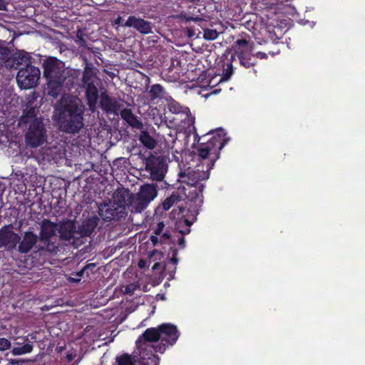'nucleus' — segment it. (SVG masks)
I'll use <instances>...</instances> for the list:
<instances>
[{
  "mask_svg": "<svg viewBox=\"0 0 365 365\" xmlns=\"http://www.w3.org/2000/svg\"><path fill=\"white\" fill-rule=\"evenodd\" d=\"M56 120L61 131L75 134L84 126V106L78 98H63L56 107Z\"/></svg>",
  "mask_w": 365,
  "mask_h": 365,
  "instance_id": "obj_1",
  "label": "nucleus"
},
{
  "mask_svg": "<svg viewBox=\"0 0 365 365\" xmlns=\"http://www.w3.org/2000/svg\"><path fill=\"white\" fill-rule=\"evenodd\" d=\"M43 76L46 79L43 94L52 99H56L63 92L68 71L65 68V64L56 57L49 56L43 60Z\"/></svg>",
  "mask_w": 365,
  "mask_h": 365,
  "instance_id": "obj_2",
  "label": "nucleus"
},
{
  "mask_svg": "<svg viewBox=\"0 0 365 365\" xmlns=\"http://www.w3.org/2000/svg\"><path fill=\"white\" fill-rule=\"evenodd\" d=\"M194 134V140L199 145L197 148L198 156L202 160L210 158V163L207 165L208 170L213 168L215 161L220 158V150L227 143L230 138L227 137L226 132L222 128L216 130H210L206 135H211V138L207 142H201L204 136H200L197 130L191 131Z\"/></svg>",
  "mask_w": 365,
  "mask_h": 365,
  "instance_id": "obj_3",
  "label": "nucleus"
},
{
  "mask_svg": "<svg viewBox=\"0 0 365 365\" xmlns=\"http://www.w3.org/2000/svg\"><path fill=\"white\" fill-rule=\"evenodd\" d=\"M205 188L204 185H184L182 187L183 194L187 200L194 203V207L191 205L187 210V214L185 217V224L187 226H191L197 220L199 214L200 207L202 204V192Z\"/></svg>",
  "mask_w": 365,
  "mask_h": 365,
  "instance_id": "obj_4",
  "label": "nucleus"
},
{
  "mask_svg": "<svg viewBox=\"0 0 365 365\" xmlns=\"http://www.w3.org/2000/svg\"><path fill=\"white\" fill-rule=\"evenodd\" d=\"M86 63L83 73L82 83L86 89V97L89 108L93 110L97 105L99 98V92L97 88L98 78L96 74L90 66Z\"/></svg>",
  "mask_w": 365,
  "mask_h": 365,
  "instance_id": "obj_5",
  "label": "nucleus"
},
{
  "mask_svg": "<svg viewBox=\"0 0 365 365\" xmlns=\"http://www.w3.org/2000/svg\"><path fill=\"white\" fill-rule=\"evenodd\" d=\"M160 342L152 346L155 352L164 353L168 346L174 345L179 338L178 327L172 324L164 323L158 325Z\"/></svg>",
  "mask_w": 365,
  "mask_h": 365,
  "instance_id": "obj_6",
  "label": "nucleus"
},
{
  "mask_svg": "<svg viewBox=\"0 0 365 365\" xmlns=\"http://www.w3.org/2000/svg\"><path fill=\"white\" fill-rule=\"evenodd\" d=\"M145 172L154 181H162L167 172L166 161L162 156L150 155L145 160Z\"/></svg>",
  "mask_w": 365,
  "mask_h": 365,
  "instance_id": "obj_7",
  "label": "nucleus"
},
{
  "mask_svg": "<svg viewBox=\"0 0 365 365\" xmlns=\"http://www.w3.org/2000/svg\"><path fill=\"white\" fill-rule=\"evenodd\" d=\"M58 231V226L56 223L49 220L44 219L41 224L38 240L43 243V246L39 250H44L49 252H56L58 250V246L51 241Z\"/></svg>",
  "mask_w": 365,
  "mask_h": 365,
  "instance_id": "obj_8",
  "label": "nucleus"
},
{
  "mask_svg": "<svg viewBox=\"0 0 365 365\" xmlns=\"http://www.w3.org/2000/svg\"><path fill=\"white\" fill-rule=\"evenodd\" d=\"M158 195L157 186L154 184L143 185L138 192L134 195L133 201V210L135 212H141L144 210L149 203L153 200Z\"/></svg>",
  "mask_w": 365,
  "mask_h": 365,
  "instance_id": "obj_9",
  "label": "nucleus"
},
{
  "mask_svg": "<svg viewBox=\"0 0 365 365\" xmlns=\"http://www.w3.org/2000/svg\"><path fill=\"white\" fill-rule=\"evenodd\" d=\"M46 130L43 120H36L29 124L25 134L26 144L36 148L46 140Z\"/></svg>",
  "mask_w": 365,
  "mask_h": 365,
  "instance_id": "obj_10",
  "label": "nucleus"
},
{
  "mask_svg": "<svg viewBox=\"0 0 365 365\" xmlns=\"http://www.w3.org/2000/svg\"><path fill=\"white\" fill-rule=\"evenodd\" d=\"M41 71L38 67L27 65L21 68L16 76V81L22 89H30L35 87L40 78Z\"/></svg>",
  "mask_w": 365,
  "mask_h": 365,
  "instance_id": "obj_11",
  "label": "nucleus"
},
{
  "mask_svg": "<svg viewBox=\"0 0 365 365\" xmlns=\"http://www.w3.org/2000/svg\"><path fill=\"white\" fill-rule=\"evenodd\" d=\"M21 236L13 230V225H8L0 229V248L13 252L16 250Z\"/></svg>",
  "mask_w": 365,
  "mask_h": 365,
  "instance_id": "obj_12",
  "label": "nucleus"
},
{
  "mask_svg": "<svg viewBox=\"0 0 365 365\" xmlns=\"http://www.w3.org/2000/svg\"><path fill=\"white\" fill-rule=\"evenodd\" d=\"M160 340L158 326L145 329L136 341V346L139 349H153L155 345L147 344L148 342H156Z\"/></svg>",
  "mask_w": 365,
  "mask_h": 365,
  "instance_id": "obj_13",
  "label": "nucleus"
},
{
  "mask_svg": "<svg viewBox=\"0 0 365 365\" xmlns=\"http://www.w3.org/2000/svg\"><path fill=\"white\" fill-rule=\"evenodd\" d=\"M123 26L128 28H133L140 34L146 35L153 33V24L140 17L135 16H128Z\"/></svg>",
  "mask_w": 365,
  "mask_h": 365,
  "instance_id": "obj_14",
  "label": "nucleus"
},
{
  "mask_svg": "<svg viewBox=\"0 0 365 365\" xmlns=\"http://www.w3.org/2000/svg\"><path fill=\"white\" fill-rule=\"evenodd\" d=\"M168 108L173 113H181L185 115V118L182 120H184L185 125H187L186 128L189 133H191V131L195 132V117L192 115L188 108L183 107L180 103L173 101L168 104Z\"/></svg>",
  "mask_w": 365,
  "mask_h": 365,
  "instance_id": "obj_15",
  "label": "nucleus"
},
{
  "mask_svg": "<svg viewBox=\"0 0 365 365\" xmlns=\"http://www.w3.org/2000/svg\"><path fill=\"white\" fill-rule=\"evenodd\" d=\"M124 207L115 202L105 205L104 209L101 210L100 215L105 221L118 220L125 215Z\"/></svg>",
  "mask_w": 365,
  "mask_h": 365,
  "instance_id": "obj_16",
  "label": "nucleus"
},
{
  "mask_svg": "<svg viewBox=\"0 0 365 365\" xmlns=\"http://www.w3.org/2000/svg\"><path fill=\"white\" fill-rule=\"evenodd\" d=\"M58 232L62 240L75 242V235H78L76 222L73 220H66L58 225Z\"/></svg>",
  "mask_w": 365,
  "mask_h": 365,
  "instance_id": "obj_17",
  "label": "nucleus"
},
{
  "mask_svg": "<svg viewBox=\"0 0 365 365\" xmlns=\"http://www.w3.org/2000/svg\"><path fill=\"white\" fill-rule=\"evenodd\" d=\"M38 240V237L32 231H26L18 242L16 250L21 254H27L34 248Z\"/></svg>",
  "mask_w": 365,
  "mask_h": 365,
  "instance_id": "obj_18",
  "label": "nucleus"
},
{
  "mask_svg": "<svg viewBox=\"0 0 365 365\" xmlns=\"http://www.w3.org/2000/svg\"><path fill=\"white\" fill-rule=\"evenodd\" d=\"M134 197V195L130 193L128 190H123L115 192L113 194L114 202L118 205L123 206L124 210L128 209L131 212H135V211L132 210Z\"/></svg>",
  "mask_w": 365,
  "mask_h": 365,
  "instance_id": "obj_19",
  "label": "nucleus"
},
{
  "mask_svg": "<svg viewBox=\"0 0 365 365\" xmlns=\"http://www.w3.org/2000/svg\"><path fill=\"white\" fill-rule=\"evenodd\" d=\"M209 171L208 170L206 172L200 170L187 171V174L182 175V176L186 178L183 182L185 185H204L201 181L209 178Z\"/></svg>",
  "mask_w": 365,
  "mask_h": 365,
  "instance_id": "obj_20",
  "label": "nucleus"
},
{
  "mask_svg": "<svg viewBox=\"0 0 365 365\" xmlns=\"http://www.w3.org/2000/svg\"><path fill=\"white\" fill-rule=\"evenodd\" d=\"M100 107L107 113H117L121 106L115 98L110 97L106 93H102L100 96Z\"/></svg>",
  "mask_w": 365,
  "mask_h": 365,
  "instance_id": "obj_21",
  "label": "nucleus"
},
{
  "mask_svg": "<svg viewBox=\"0 0 365 365\" xmlns=\"http://www.w3.org/2000/svg\"><path fill=\"white\" fill-rule=\"evenodd\" d=\"M99 220L98 217L96 215L86 218L82 222L81 225L78 226L77 230L78 235H79L80 237L90 236L97 227Z\"/></svg>",
  "mask_w": 365,
  "mask_h": 365,
  "instance_id": "obj_22",
  "label": "nucleus"
},
{
  "mask_svg": "<svg viewBox=\"0 0 365 365\" xmlns=\"http://www.w3.org/2000/svg\"><path fill=\"white\" fill-rule=\"evenodd\" d=\"M37 113V108L33 106L31 103H28L26 108L23 110L22 115L19 118V124L21 125H29L36 120H42L41 118L36 117Z\"/></svg>",
  "mask_w": 365,
  "mask_h": 365,
  "instance_id": "obj_23",
  "label": "nucleus"
},
{
  "mask_svg": "<svg viewBox=\"0 0 365 365\" xmlns=\"http://www.w3.org/2000/svg\"><path fill=\"white\" fill-rule=\"evenodd\" d=\"M153 349H140V365H159L160 358Z\"/></svg>",
  "mask_w": 365,
  "mask_h": 365,
  "instance_id": "obj_24",
  "label": "nucleus"
},
{
  "mask_svg": "<svg viewBox=\"0 0 365 365\" xmlns=\"http://www.w3.org/2000/svg\"><path fill=\"white\" fill-rule=\"evenodd\" d=\"M121 118L127 122V123L133 128L142 129L143 123L135 115L132 110L129 108H123L120 110Z\"/></svg>",
  "mask_w": 365,
  "mask_h": 365,
  "instance_id": "obj_25",
  "label": "nucleus"
},
{
  "mask_svg": "<svg viewBox=\"0 0 365 365\" xmlns=\"http://www.w3.org/2000/svg\"><path fill=\"white\" fill-rule=\"evenodd\" d=\"M240 60V65L246 68H251L257 64V61L255 58L252 51H238V55H236Z\"/></svg>",
  "mask_w": 365,
  "mask_h": 365,
  "instance_id": "obj_26",
  "label": "nucleus"
},
{
  "mask_svg": "<svg viewBox=\"0 0 365 365\" xmlns=\"http://www.w3.org/2000/svg\"><path fill=\"white\" fill-rule=\"evenodd\" d=\"M254 48V42L247 40L246 38H242L237 39L235 45L233 46V49L235 51V55H238V51H253Z\"/></svg>",
  "mask_w": 365,
  "mask_h": 365,
  "instance_id": "obj_27",
  "label": "nucleus"
},
{
  "mask_svg": "<svg viewBox=\"0 0 365 365\" xmlns=\"http://www.w3.org/2000/svg\"><path fill=\"white\" fill-rule=\"evenodd\" d=\"M17 344L19 346L16 347H14L10 351V353L12 354V355L14 356H19L29 354L33 351L34 345L30 341L23 345H21L19 342H17Z\"/></svg>",
  "mask_w": 365,
  "mask_h": 365,
  "instance_id": "obj_28",
  "label": "nucleus"
},
{
  "mask_svg": "<svg viewBox=\"0 0 365 365\" xmlns=\"http://www.w3.org/2000/svg\"><path fill=\"white\" fill-rule=\"evenodd\" d=\"M115 360V362L113 365H136L135 356L128 353L116 356Z\"/></svg>",
  "mask_w": 365,
  "mask_h": 365,
  "instance_id": "obj_29",
  "label": "nucleus"
},
{
  "mask_svg": "<svg viewBox=\"0 0 365 365\" xmlns=\"http://www.w3.org/2000/svg\"><path fill=\"white\" fill-rule=\"evenodd\" d=\"M140 143L149 149H153L156 145L155 140L150 135L147 130H142L139 135Z\"/></svg>",
  "mask_w": 365,
  "mask_h": 365,
  "instance_id": "obj_30",
  "label": "nucleus"
},
{
  "mask_svg": "<svg viewBox=\"0 0 365 365\" xmlns=\"http://www.w3.org/2000/svg\"><path fill=\"white\" fill-rule=\"evenodd\" d=\"M149 94L150 96V100L154 101L156 99H160L163 98L164 95L165 94V91L164 88L160 84L156 83L151 86L149 91Z\"/></svg>",
  "mask_w": 365,
  "mask_h": 365,
  "instance_id": "obj_31",
  "label": "nucleus"
},
{
  "mask_svg": "<svg viewBox=\"0 0 365 365\" xmlns=\"http://www.w3.org/2000/svg\"><path fill=\"white\" fill-rule=\"evenodd\" d=\"M14 59L17 61L18 65H24L25 67L27 65H31V57L25 51H19L18 53H16L14 54Z\"/></svg>",
  "mask_w": 365,
  "mask_h": 365,
  "instance_id": "obj_32",
  "label": "nucleus"
},
{
  "mask_svg": "<svg viewBox=\"0 0 365 365\" xmlns=\"http://www.w3.org/2000/svg\"><path fill=\"white\" fill-rule=\"evenodd\" d=\"M181 197L179 195L173 193L171 195L165 199V200L162 202V206L164 210L167 211L172 206H173L177 202H180Z\"/></svg>",
  "mask_w": 365,
  "mask_h": 365,
  "instance_id": "obj_33",
  "label": "nucleus"
},
{
  "mask_svg": "<svg viewBox=\"0 0 365 365\" xmlns=\"http://www.w3.org/2000/svg\"><path fill=\"white\" fill-rule=\"evenodd\" d=\"M170 235L168 232H164L163 235L159 236L151 235L150 240L154 246H157L158 244H163L166 241L169 240Z\"/></svg>",
  "mask_w": 365,
  "mask_h": 365,
  "instance_id": "obj_34",
  "label": "nucleus"
},
{
  "mask_svg": "<svg viewBox=\"0 0 365 365\" xmlns=\"http://www.w3.org/2000/svg\"><path fill=\"white\" fill-rule=\"evenodd\" d=\"M177 70H179V68H177ZM165 76H167L168 81L171 82L177 81L180 78V71H175V68H174V62H173V65L168 69Z\"/></svg>",
  "mask_w": 365,
  "mask_h": 365,
  "instance_id": "obj_35",
  "label": "nucleus"
},
{
  "mask_svg": "<svg viewBox=\"0 0 365 365\" xmlns=\"http://www.w3.org/2000/svg\"><path fill=\"white\" fill-rule=\"evenodd\" d=\"M218 37V32L215 29H206L203 31V38L206 40H215Z\"/></svg>",
  "mask_w": 365,
  "mask_h": 365,
  "instance_id": "obj_36",
  "label": "nucleus"
},
{
  "mask_svg": "<svg viewBox=\"0 0 365 365\" xmlns=\"http://www.w3.org/2000/svg\"><path fill=\"white\" fill-rule=\"evenodd\" d=\"M11 348V342L6 338L0 337V351H5Z\"/></svg>",
  "mask_w": 365,
  "mask_h": 365,
  "instance_id": "obj_37",
  "label": "nucleus"
},
{
  "mask_svg": "<svg viewBox=\"0 0 365 365\" xmlns=\"http://www.w3.org/2000/svg\"><path fill=\"white\" fill-rule=\"evenodd\" d=\"M233 73V67L231 63L227 64V68L223 69L222 79L227 81Z\"/></svg>",
  "mask_w": 365,
  "mask_h": 365,
  "instance_id": "obj_38",
  "label": "nucleus"
},
{
  "mask_svg": "<svg viewBox=\"0 0 365 365\" xmlns=\"http://www.w3.org/2000/svg\"><path fill=\"white\" fill-rule=\"evenodd\" d=\"M165 227V224L163 222H160L158 223L156 227L153 230V235L159 236L161 235L163 229Z\"/></svg>",
  "mask_w": 365,
  "mask_h": 365,
  "instance_id": "obj_39",
  "label": "nucleus"
},
{
  "mask_svg": "<svg viewBox=\"0 0 365 365\" xmlns=\"http://www.w3.org/2000/svg\"><path fill=\"white\" fill-rule=\"evenodd\" d=\"M10 352H7L4 354L5 359L8 361V364L9 365H18L20 363V360L16 359H9L8 356Z\"/></svg>",
  "mask_w": 365,
  "mask_h": 365,
  "instance_id": "obj_40",
  "label": "nucleus"
},
{
  "mask_svg": "<svg viewBox=\"0 0 365 365\" xmlns=\"http://www.w3.org/2000/svg\"><path fill=\"white\" fill-rule=\"evenodd\" d=\"M136 289V286L134 284H130L125 287L124 292L128 294H133Z\"/></svg>",
  "mask_w": 365,
  "mask_h": 365,
  "instance_id": "obj_41",
  "label": "nucleus"
},
{
  "mask_svg": "<svg viewBox=\"0 0 365 365\" xmlns=\"http://www.w3.org/2000/svg\"><path fill=\"white\" fill-rule=\"evenodd\" d=\"M86 269H84V267L82 268L80 271L76 272V275L78 277L77 279H72V281L73 282H79L81 280V278L83 277V274L85 272Z\"/></svg>",
  "mask_w": 365,
  "mask_h": 365,
  "instance_id": "obj_42",
  "label": "nucleus"
},
{
  "mask_svg": "<svg viewBox=\"0 0 365 365\" xmlns=\"http://www.w3.org/2000/svg\"><path fill=\"white\" fill-rule=\"evenodd\" d=\"M255 58H260V59H264V58H267V53H264V52H261V51H259V52H257L255 55Z\"/></svg>",
  "mask_w": 365,
  "mask_h": 365,
  "instance_id": "obj_43",
  "label": "nucleus"
},
{
  "mask_svg": "<svg viewBox=\"0 0 365 365\" xmlns=\"http://www.w3.org/2000/svg\"><path fill=\"white\" fill-rule=\"evenodd\" d=\"M75 356L76 355L72 352H68L65 356V359L66 362L70 363L74 359Z\"/></svg>",
  "mask_w": 365,
  "mask_h": 365,
  "instance_id": "obj_44",
  "label": "nucleus"
},
{
  "mask_svg": "<svg viewBox=\"0 0 365 365\" xmlns=\"http://www.w3.org/2000/svg\"><path fill=\"white\" fill-rule=\"evenodd\" d=\"M177 254H178V250L177 249H174L173 250V255H172V257H171V262L173 263V264H177L178 262V259L177 258Z\"/></svg>",
  "mask_w": 365,
  "mask_h": 365,
  "instance_id": "obj_45",
  "label": "nucleus"
},
{
  "mask_svg": "<svg viewBox=\"0 0 365 365\" xmlns=\"http://www.w3.org/2000/svg\"><path fill=\"white\" fill-rule=\"evenodd\" d=\"M178 244L179 245V247L180 248H184L185 247V237L181 235L179 238H178Z\"/></svg>",
  "mask_w": 365,
  "mask_h": 365,
  "instance_id": "obj_46",
  "label": "nucleus"
},
{
  "mask_svg": "<svg viewBox=\"0 0 365 365\" xmlns=\"http://www.w3.org/2000/svg\"><path fill=\"white\" fill-rule=\"evenodd\" d=\"M122 21H123L122 17L118 16V18L116 19H115L114 24L118 25V26L122 25Z\"/></svg>",
  "mask_w": 365,
  "mask_h": 365,
  "instance_id": "obj_47",
  "label": "nucleus"
},
{
  "mask_svg": "<svg viewBox=\"0 0 365 365\" xmlns=\"http://www.w3.org/2000/svg\"><path fill=\"white\" fill-rule=\"evenodd\" d=\"M6 7L5 0H0V10H6Z\"/></svg>",
  "mask_w": 365,
  "mask_h": 365,
  "instance_id": "obj_48",
  "label": "nucleus"
},
{
  "mask_svg": "<svg viewBox=\"0 0 365 365\" xmlns=\"http://www.w3.org/2000/svg\"><path fill=\"white\" fill-rule=\"evenodd\" d=\"M145 264H146L145 260H144V259L139 260V262H138V267L140 268H144L145 267Z\"/></svg>",
  "mask_w": 365,
  "mask_h": 365,
  "instance_id": "obj_49",
  "label": "nucleus"
},
{
  "mask_svg": "<svg viewBox=\"0 0 365 365\" xmlns=\"http://www.w3.org/2000/svg\"><path fill=\"white\" fill-rule=\"evenodd\" d=\"M96 267V264L95 263H90V264H88L87 265H86L84 267V269L87 270L88 269H91V268H93Z\"/></svg>",
  "mask_w": 365,
  "mask_h": 365,
  "instance_id": "obj_50",
  "label": "nucleus"
},
{
  "mask_svg": "<svg viewBox=\"0 0 365 365\" xmlns=\"http://www.w3.org/2000/svg\"><path fill=\"white\" fill-rule=\"evenodd\" d=\"M24 341H29L28 336H24Z\"/></svg>",
  "mask_w": 365,
  "mask_h": 365,
  "instance_id": "obj_51",
  "label": "nucleus"
},
{
  "mask_svg": "<svg viewBox=\"0 0 365 365\" xmlns=\"http://www.w3.org/2000/svg\"><path fill=\"white\" fill-rule=\"evenodd\" d=\"M77 37L79 38L81 40L83 41V38L81 37V36H79V35H77Z\"/></svg>",
  "mask_w": 365,
  "mask_h": 365,
  "instance_id": "obj_52",
  "label": "nucleus"
},
{
  "mask_svg": "<svg viewBox=\"0 0 365 365\" xmlns=\"http://www.w3.org/2000/svg\"><path fill=\"white\" fill-rule=\"evenodd\" d=\"M184 208H182L181 207H180V210L182 212L184 211Z\"/></svg>",
  "mask_w": 365,
  "mask_h": 365,
  "instance_id": "obj_53",
  "label": "nucleus"
},
{
  "mask_svg": "<svg viewBox=\"0 0 365 365\" xmlns=\"http://www.w3.org/2000/svg\"><path fill=\"white\" fill-rule=\"evenodd\" d=\"M156 266H157V264H155L153 269H155Z\"/></svg>",
  "mask_w": 365,
  "mask_h": 365,
  "instance_id": "obj_54",
  "label": "nucleus"
},
{
  "mask_svg": "<svg viewBox=\"0 0 365 365\" xmlns=\"http://www.w3.org/2000/svg\"><path fill=\"white\" fill-rule=\"evenodd\" d=\"M177 64H180V61H177Z\"/></svg>",
  "mask_w": 365,
  "mask_h": 365,
  "instance_id": "obj_55",
  "label": "nucleus"
}]
</instances>
